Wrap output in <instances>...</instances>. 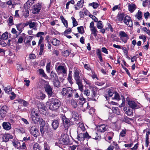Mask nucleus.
Segmentation results:
<instances>
[{"label":"nucleus","instance_id":"obj_1","mask_svg":"<svg viewBox=\"0 0 150 150\" xmlns=\"http://www.w3.org/2000/svg\"><path fill=\"white\" fill-rule=\"evenodd\" d=\"M61 103L59 100L55 98H53L50 100L49 105V109L52 111L58 110L60 106Z\"/></svg>","mask_w":150,"mask_h":150},{"label":"nucleus","instance_id":"obj_2","mask_svg":"<svg viewBox=\"0 0 150 150\" xmlns=\"http://www.w3.org/2000/svg\"><path fill=\"white\" fill-rule=\"evenodd\" d=\"M77 139L78 141H83L85 139L91 138V137L89 135L87 132H77Z\"/></svg>","mask_w":150,"mask_h":150},{"label":"nucleus","instance_id":"obj_3","mask_svg":"<svg viewBox=\"0 0 150 150\" xmlns=\"http://www.w3.org/2000/svg\"><path fill=\"white\" fill-rule=\"evenodd\" d=\"M62 120L65 129L66 130H68L69 127L70 125V123L69 120L64 115L62 117Z\"/></svg>","mask_w":150,"mask_h":150},{"label":"nucleus","instance_id":"obj_4","mask_svg":"<svg viewBox=\"0 0 150 150\" xmlns=\"http://www.w3.org/2000/svg\"><path fill=\"white\" fill-rule=\"evenodd\" d=\"M119 35L122 41L125 43H126L129 38L128 35L125 32L122 31H120Z\"/></svg>","mask_w":150,"mask_h":150},{"label":"nucleus","instance_id":"obj_5","mask_svg":"<svg viewBox=\"0 0 150 150\" xmlns=\"http://www.w3.org/2000/svg\"><path fill=\"white\" fill-rule=\"evenodd\" d=\"M79 100V103L80 105H82L83 106L87 105L86 108L87 109H89L90 107L89 103L85 102V99L83 97L82 94H81L80 95Z\"/></svg>","mask_w":150,"mask_h":150},{"label":"nucleus","instance_id":"obj_6","mask_svg":"<svg viewBox=\"0 0 150 150\" xmlns=\"http://www.w3.org/2000/svg\"><path fill=\"white\" fill-rule=\"evenodd\" d=\"M8 108L6 105L3 106L0 110L1 117L3 119L6 116Z\"/></svg>","mask_w":150,"mask_h":150},{"label":"nucleus","instance_id":"obj_7","mask_svg":"<svg viewBox=\"0 0 150 150\" xmlns=\"http://www.w3.org/2000/svg\"><path fill=\"white\" fill-rule=\"evenodd\" d=\"M56 70L59 75L67 73L66 69L63 66H59L57 68H56Z\"/></svg>","mask_w":150,"mask_h":150},{"label":"nucleus","instance_id":"obj_8","mask_svg":"<svg viewBox=\"0 0 150 150\" xmlns=\"http://www.w3.org/2000/svg\"><path fill=\"white\" fill-rule=\"evenodd\" d=\"M124 23L128 26L131 27L133 26L132 21L131 18L129 16H126L124 18Z\"/></svg>","mask_w":150,"mask_h":150},{"label":"nucleus","instance_id":"obj_9","mask_svg":"<svg viewBox=\"0 0 150 150\" xmlns=\"http://www.w3.org/2000/svg\"><path fill=\"white\" fill-rule=\"evenodd\" d=\"M59 143L62 144H68L69 143L68 136L65 134H64L62 136L59 140Z\"/></svg>","mask_w":150,"mask_h":150},{"label":"nucleus","instance_id":"obj_10","mask_svg":"<svg viewBox=\"0 0 150 150\" xmlns=\"http://www.w3.org/2000/svg\"><path fill=\"white\" fill-rule=\"evenodd\" d=\"M91 138L94 139L96 140H100L101 139V136L100 134H98V132L93 130L91 132V135L90 136Z\"/></svg>","mask_w":150,"mask_h":150},{"label":"nucleus","instance_id":"obj_11","mask_svg":"<svg viewBox=\"0 0 150 150\" xmlns=\"http://www.w3.org/2000/svg\"><path fill=\"white\" fill-rule=\"evenodd\" d=\"M108 128V126L106 125H100L97 127V130L100 132H103L106 131Z\"/></svg>","mask_w":150,"mask_h":150},{"label":"nucleus","instance_id":"obj_12","mask_svg":"<svg viewBox=\"0 0 150 150\" xmlns=\"http://www.w3.org/2000/svg\"><path fill=\"white\" fill-rule=\"evenodd\" d=\"M41 6L40 4L38 3L34 6V14H36L38 13L41 9Z\"/></svg>","mask_w":150,"mask_h":150},{"label":"nucleus","instance_id":"obj_13","mask_svg":"<svg viewBox=\"0 0 150 150\" xmlns=\"http://www.w3.org/2000/svg\"><path fill=\"white\" fill-rule=\"evenodd\" d=\"M44 88L48 96H50L52 95L53 93L52 91V88L50 85H46L45 86Z\"/></svg>","mask_w":150,"mask_h":150},{"label":"nucleus","instance_id":"obj_14","mask_svg":"<svg viewBox=\"0 0 150 150\" xmlns=\"http://www.w3.org/2000/svg\"><path fill=\"white\" fill-rule=\"evenodd\" d=\"M3 128L6 130H9L11 128V124L8 122H4L2 124Z\"/></svg>","mask_w":150,"mask_h":150},{"label":"nucleus","instance_id":"obj_15","mask_svg":"<svg viewBox=\"0 0 150 150\" xmlns=\"http://www.w3.org/2000/svg\"><path fill=\"white\" fill-rule=\"evenodd\" d=\"M124 110L126 114L129 116H131L133 115V111L129 107H125L124 108Z\"/></svg>","mask_w":150,"mask_h":150},{"label":"nucleus","instance_id":"obj_16","mask_svg":"<svg viewBox=\"0 0 150 150\" xmlns=\"http://www.w3.org/2000/svg\"><path fill=\"white\" fill-rule=\"evenodd\" d=\"M84 3V0H81L79 1L76 5V6H77L78 7L76 6V5L74 6H75V10H79L80 8H82L83 6Z\"/></svg>","mask_w":150,"mask_h":150},{"label":"nucleus","instance_id":"obj_17","mask_svg":"<svg viewBox=\"0 0 150 150\" xmlns=\"http://www.w3.org/2000/svg\"><path fill=\"white\" fill-rule=\"evenodd\" d=\"M17 29L19 31V34H20L24 28V23H20L16 25Z\"/></svg>","mask_w":150,"mask_h":150},{"label":"nucleus","instance_id":"obj_18","mask_svg":"<svg viewBox=\"0 0 150 150\" xmlns=\"http://www.w3.org/2000/svg\"><path fill=\"white\" fill-rule=\"evenodd\" d=\"M128 104L129 107L132 109L137 108V105L135 102L132 100H129L128 101Z\"/></svg>","mask_w":150,"mask_h":150},{"label":"nucleus","instance_id":"obj_19","mask_svg":"<svg viewBox=\"0 0 150 150\" xmlns=\"http://www.w3.org/2000/svg\"><path fill=\"white\" fill-rule=\"evenodd\" d=\"M79 127L77 130V132H85L86 129L84 126L83 124L82 123L79 122Z\"/></svg>","mask_w":150,"mask_h":150},{"label":"nucleus","instance_id":"obj_20","mask_svg":"<svg viewBox=\"0 0 150 150\" xmlns=\"http://www.w3.org/2000/svg\"><path fill=\"white\" fill-rule=\"evenodd\" d=\"M13 138V136L9 134H5L3 137V140L4 141L6 142L10 139H12Z\"/></svg>","mask_w":150,"mask_h":150},{"label":"nucleus","instance_id":"obj_21","mask_svg":"<svg viewBox=\"0 0 150 150\" xmlns=\"http://www.w3.org/2000/svg\"><path fill=\"white\" fill-rule=\"evenodd\" d=\"M129 11L132 13L136 9V6L135 4H129L128 6Z\"/></svg>","mask_w":150,"mask_h":150},{"label":"nucleus","instance_id":"obj_22","mask_svg":"<svg viewBox=\"0 0 150 150\" xmlns=\"http://www.w3.org/2000/svg\"><path fill=\"white\" fill-rule=\"evenodd\" d=\"M59 122L57 120H54L52 123V126L54 129H56L59 127Z\"/></svg>","mask_w":150,"mask_h":150},{"label":"nucleus","instance_id":"obj_23","mask_svg":"<svg viewBox=\"0 0 150 150\" xmlns=\"http://www.w3.org/2000/svg\"><path fill=\"white\" fill-rule=\"evenodd\" d=\"M52 44L55 46H57L60 44V42L56 38H53L51 41Z\"/></svg>","mask_w":150,"mask_h":150},{"label":"nucleus","instance_id":"obj_24","mask_svg":"<svg viewBox=\"0 0 150 150\" xmlns=\"http://www.w3.org/2000/svg\"><path fill=\"white\" fill-rule=\"evenodd\" d=\"M142 12L139 10L137 13L135 15L136 17L138 20H141L142 19Z\"/></svg>","mask_w":150,"mask_h":150},{"label":"nucleus","instance_id":"obj_25","mask_svg":"<svg viewBox=\"0 0 150 150\" xmlns=\"http://www.w3.org/2000/svg\"><path fill=\"white\" fill-rule=\"evenodd\" d=\"M60 18L61 21L64 25L65 27L67 28H68V24L67 21L65 20L63 16H60Z\"/></svg>","mask_w":150,"mask_h":150},{"label":"nucleus","instance_id":"obj_26","mask_svg":"<svg viewBox=\"0 0 150 150\" xmlns=\"http://www.w3.org/2000/svg\"><path fill=\"white\" fill-rule=\"evenodd\" d=\"M72 118L74 119L75 121H77L79 119V115L77 112H73L72 113Z\"/></svg>","mask_w":150,"mask_h":150},{"label":"nucleus","instance_id":"obj_27","mask_svg":"<svg viewBox=\"0 0 150 150\" xmlns=\"http://www.w3.org/2000/svg\"><path fill=\"white\" fill-rule=\"evenodd\" d=\"M32 121L35 123H38L39 120H40V118L39 117V115L38 116H31Z\"/></svg>","mask_w":150,"mask_h":150},{"label":"nucleus","instance_id":"obj_28","mask_svg":"<svg viewBox=\"0 0 150 150\" xmlns=\"http://www.w3.org/2000/svg\"><path fill=\"white\" fill-rule=\"evenodd\" d=\"M71 73V71H69L68 76L67 78L69 83L71 84H72L73 83V82L72 81V76Z\"/></svg>","mask_w":150,"mask_h":150},{"label":"nucleus","instance_id":"obj_29","mask_svg":"<svg viewBox=\"0 0 150 150\" xmlns=\"http://www.w3.org/2000/svg\"><path fill=\"white\" fill-rule=\"evenodd\" d=\"M124 14L123 13H119L117 16V19L118 21L120 22H121L124 18Z\"/></svg>","mask_w":150,"mask_h":150},{"label":"nucleus","instance_id":"obj_30","mask_svg":"<svg viewBox=\"0 0 150 150\" xmlns=\"http://www.w3.org/2000/svg\"><path fill=\"white\" fill-rule=\"evenodd\" d=\"M91 100L94 101H96L98 98L96 93L94 91H92V94L91 95Z\"/></svg>","mask_w":150,"mask_h":150},{"label":"nucleus","instance_id":"obj_31","mask_svg":"<svg viewBox=\"0 0 150 150\" xmlns=\"http://www.w3.org/2000/svg\"><path fill=\"white\" fill-rule=\"evenodd\" d=\"M4 90L6 93H9L12 91V88L10 86H4Z\"/></svg>","mask_w":150,"mask_h":150},{"label":"nucleus","instance_id":"obj_32","mask_svg":"<svg viewBox=\"0 0 150 150\" xmlns=\"http://www.w3.org/2000/svg\"><path fill=\"white\" fill-rule=\"evenodd\" d=\"M31 116H38V111L36 109L33 108L31 111Z\"/></svg>","mask_w":150,"mask_h":150},{"label":"nucleus","instance_id":"obj_33","mask_svg":"<svg viewBox=\"0 0 150 150\" xmlns=\"http://www.w3.org/2000/svg\"><path fill=\"white\" fill-rule=\"evenodd\" d=\"M33 148L34 150H41V148L38 143L34 144Z\"/></svg>","mask_w":150,"mask_h":150},{"label":"nucleus","instance_id":"obj_34","mask_svg":"<svg viewBox=\"0 0 150 150\" xmlns=\"http://www.w3.org/2000/svg\"><path fill=\"white\" fill-rule=\"evenodd\" d=\"M39 74L41 75H42L43 77H46L47 75L44 72V70L42 69H40L38 70Z\"/></svg>","mask_w":150,"mask_h":150},{"label":"nucleus","instance_id":"obj_35","mask_svg":"<svg viewBox=\"0 0 150 150\" xmlns=\"http://www.w3.org/2000/svg\"><path fill=\"white\" fill-rule=\"evenodd\" d=\"M112 110L113 113L117 115H119L120 113L119 109L117 107H112Z\"/></svg>","mask_w":150,"mask_h":150},{"label":"nucleus","instance_id":"obj_36","mask_svg":"<svg viewBox=\"0 0 150 150\" xmlns=\"http://www.w3.org/2000/svg\"><path fill=\"white\" fill-rule=\"evenodd\" d=\"M18 102L20 103H23V105L25 107L27 106L28 105V102L23 100H18Z\"/></svg>","mask_w":150,"mask_h":150},{"label":"nucleus","instance_id":"obj_37","mask_svg":"<svg viewBox=\"0 0 150 150\" xmlns=\"http://www.w3.org/2000/svg\"><path fill=\"white\" fill-rule=\"evenodd\" d=\"M92 32L91 34L93 35L95 37H96L97 35V31L96 28H93L91 29Z\"/></svg>","mask_w":150,"mask_h":150},{"label":"nucleus","instance_id":"obj_38","mask_svg":"<svg viewBox=\"0 0 150 150\" xmlns=\"http://www.w3.org/2000/svg\"><path fill=\"white\" fill-rule=\"evenodd\" d=\"M78 32L81 34H83L84 33V28L83 26H81L77 27V28Z\"/></svg>","mask_w":150,"mask_h":150},{"label":"nucleus","instance_id":"obj_39","mask_svg":"<svg viewBox=\"0 0 150 150\" xmlns=\"http://www.w3.org/2000/svg\"><path fill=\"white\" fill-rule=\"evenodd\" d=\"M89 6H92L94 8H96L98 7V4L97 3L93 2L92 3H90L89 4Z\"/></svg>","mask_w":150,"mask_h":150},{"label":"nucleus","instance_id":"obj_40","mask_svg":"<svg viewBox=\"0 0 150 150\" xmlns=\"http://www.w3.org/2000/svg\"><path fill=\"white\" fill-rule=\"evenodd\" d=\"M71 18L72 20L73 26L75 27L77 26L78 25V23L75 18L73 17H72Z\"/></svg>","mask_w":150,"mask_h":150},{"label":"nucleus","instance_id":"obj_41","mask_svg":"<svg viewBox=\"0 0 150 150\" xmlns=\"http://www.w3.org/2000/svg\"><path fill=\"white\" fill-rule=\"evenodd\" d=\"M8 24L10 26H11L13 24V17L12 16H10L8 19Z\"/></svg>","mask_w":150,"mask_h":150},{"label":"nucleus","instance_id":"obj_42","mask_svg":"<svg viewBox=\"0 0 150 150\" xmlns=\"http://www.w3.org/2000/svg\"><path fill=\"white\" fill-rule=\"evenodd\" d=\"M8 33L6 32L2 34L1 39L3 40H6L8 38Z\"/></svg>","mask_w":150,"mask_h":150},{"label":"nucleus","instance_id":"obj_43","mask_svg":"<svg viewBox=\"0 0 150 150\" xmlns=\"http://www.w3.org/2000/svg\"><path fill=\"white\" fill-rule=\"evenodd\" d=\"M71 28H69L64 31V35H66L67 34H70L71 32Z\"/></svg>","mask_w":150,"mask_h":150},{"label":"nucleus","instance_id":"obj_44","mask_svg":"<svg viewBox=\"0 0 150 150\" xmlns=\"http://www.w3.org/2000/svg\"><path fill=\"white\" fill-rule=\"evenodd\" d=\"M126 133V129H124L122 130V131L120 132V137H124Z\"/></svg>","mask_w":150,"mask_h":150},{"label":"nucleus","instance_id":"obj_45","mask_svg":"<svg viewBox=\"0 0 150 150\" xmlns=\"http://www.w3.org/2000/svg\"><path fill=\"white\" fill-rule=\"evenodd\" d=\"M108 27L105 28V29L107 30H109V29L110 30L111 32H113V28H112L111 25L109 23L108 24Z\"/></svg>","mask_w":150,"mask_h":150},{"label":"nucleus","instance_id":"obj_46","mask_svg":"<svg viewBox=\"0 0 150 150\" xmlns=\"http://www.w3.org/2000/svg\"><path fill=\"white\" fill-rule=\"evenodd\" d=\"M97 22V28L100 29L102 28L103 27V26H102V21H98Z\"/></svg>","mask_w":150,"mask_h":150},{"label":"nucleus","instance_id":"obj_47","mask_svg":"<svg viewBox=\"0 0 150 150\" xmlns=\"http://www.w3.org/2000/svg\"><path fill=\"white\" fill-rule=\"evenodd\" d=\"M45 94L40 93L39 94L38 98L43 100L45 98Z\"/></svg>","mask_w":150,"mask_h":150},{"label":"nucleus","instance_id":"obj_48","mask_svg":"<svg viewBox=\"0 0 150 150\" xmlns=\"http://www.w3.org/2000/svg\"><path fill=\"white\" fill-rule=\"evenodd\" d=\"M112 99H116L117 100L120 99V96L119 94L116 92L114 93V96L112 98Z\"/></svg>","mask_w":150,"mask_h":150},{"label":"nucleus","instance_id":"obj_49","mask_svg":"<svg viewBox=\"0 0 150 150\" xmlns=\"http://www.w3.org/2000/svg\"><path fill=\"white\" fill-rule=\"evenodd\" d=\"M144 132H146V139L147 138V137H148V139H149V134H150V130L148 129H146L144 130L143 131Z\"/></svg>","mask_w":150,"mask_h":150},{"label":"nucleus","instance_id":"obj_50","mask_svg":"<svg viewBox=\"0 0 150 150\" xmlns=\"http://www.w3.org/2000/svg\"><path fill=\"white\" fill-rule=\"evenodd\" d=\"M76 81V83L77 84H82L81 80L80 79V78H78L74 79Z\"/></svg>","mask_w":150,"mask_h":150},{"label":"nucleus","instance_id":"obj_51","mask_svg":"<svg viewBox=\"0 0 150 150\" xmlns=\"http://www.w3.org/2000/svg\"><path fill=\"white\" fill-rule=\"evenodd\" d=\"M39 82L41 84H49L48 82L42 79L40 80Z\"/></svg>","mask_w":150,"mask_h":150},{"label":"nucleus","instance_id":"obj_52","mask_svg":"<svg viewBox=\"0 0 150 150\" xmlns=\"http://www.w3.org/2000/svg\"><path fill=\"white\" fill-rule=\"evenodd\" d=\"M108 93L109 96L110 97H111L114 93V91L112 89H110L108 91Z\"/></svg>","mask_w":150,"mask_h":150},{"label":"nucleus","instance_id":"obj_53","mask_svg":"<svg viewBox=\"0 0 150 150\" xmlns=\"http://www.w3.org/2000/svg\"><path fill=\"white\" fill-rule=\"evenodd\" d=\"M71 104L72 106L74 108H76L77 106L76 102L74 100H71Z\"/></svg>","mask_w":150,"mask_h":150},{"label":"nucleus","instance_id":"obj_54","mask_svg":"<svg viewBox=\"0 0 150 150\" xmlns=\"http://www.w3.org/2000/svg\"><path fill=\"white\" fill-rule=\"evenodd\" d=\"M74 79L78 78H79V73L77 70H76L74 72Z\"/></svg>","mask_w":150,"mask_h":150},{"label":"nucleus","instance_id":"obj_55","mask_svg":"<svg viewBox=\"0 0 150 150\" xmlns=\"http://www.w3.org/2000/svg\"><path fill=\"white\" fill-rule=\"evenodd\" d=\"M38 105L39 108L40 109H44L45 108V106L42 103H39L38 104Z\"/></svg>","mask_w":150,"mask_h":150},{"label":"nucleus","instance_id":"obj_56","mask_svg":"<svg viewBox=\"0 0 150 150\" xmlns=\"http://www.w3.org/2000/svg\"><path fill=\"white\" fill-rule=\"evenodd\" d=\"M30 132L31 134L35 137H37L38 135V133L34 131H33L32 129H30Z\"/></svg>","mask_w":150,"mask_h":150},{"label":"nucleus","instance_id":"obj_57","mask_svg":"<svg viewBox=\"0 0 150 150\" xmlns=\"http://www.w3.org/2000/svg\"><path fill=\"white\" fill-rule=\"evenodd\" d=\"M46 69L47 72L49 73L50 70V63H48L46 66Z\"/></svg>","mask_w":150,"mask_h":150},{"label":"nucleus","instance_id":"obj_58","mask_svg":"<svg viewBox=\"0 0 150 150\" xmlns=\"http://www.w3.org/2000/svg\"><path fill=\"white\" fill-rule=\"evenodd\" d=\"M29 39L28 40H26V43L28 45H30V42H31V40H32L33 37L31 36H29Z\"/></svg>","mask_w":150,"mask_h":150},{"label":"nucleus","instance_id":"obj_59","mask_svg":"<svg viewBox=\"0 0 150 150\" xmlns=\"http://www.w3.org/2000/svg\"><path fill=\"white\" fill-rule=\"evenodd\" d=\"M39 122V124L41 125V126H43L45 124V121L41 118H40Z\"/></svg>","mask_w":150,"mask_h":150},{"label":"nucleus","instance_id":"obj_60","mask_svg":"<svg viewBox=\"0 0 150 150\" xmlns=\"http://www.w3.org/2000/svg\"><path fill=\"white\" fill-rule=\"evenodd\" d=\"M150 16V13L148 12H147L146 13H145L144 14V18L146 20Z\"/></svg>","mask_w":150,"mask_h":150},{"label":"nucleus","instance_id":"obj_61","mask_svg":"<svg viewBox=\"0 0 150 150\" xmlns=\"http://www.w3.org/2000/svg\"><path fill=\"white\" fill-rule=\"evenodd\" d=\"M73 91H72V89L70 87H68L67 88V93H72Z\"/></svg>","mask_w":150,"mask_h":150},{"label":"nucleus","instance_id":"obj_62","mask_svg":"<svg viewBox=\"0 0 150 150\" xmlns=\"http://www.w3.org/2000/svg\"><path fill=\"white\" fill-rule=\"evenodd\" d=\"M102 51L106 54H108V52L107 49L105 47H103L101 49Z\"/></svg>","mask_w":150,"mask_h":150},{"label":"nucleus","instance_id":"obj_63","mask_svg":"<svg viewBox=\"0 0 150 150\" xmlns=\"http://www.w3.org/2000/svg\"><path fill=\"white\" fill-rule=\"evenodd\" d=\"M18 132L19 133H24L25 132V130L24 128H21L19 129H18Z\"/></svg>","mask_w":150,"mask_h":150},{"label":"nucleus","instance_id":"obj_64","mask_svg":"<svg viewBox=\"0 0 150 150\" xmlns=\"http://www.w3.org/2000/svg\"><path fill=\"white\" fill-rule=\"evenodd\" d=\"M84 94L87 96H89L90 95L89 90L88 89L85 90L84 92Z\"/></svg>","mask_w":150,"mask_h":150}]
</instances>
